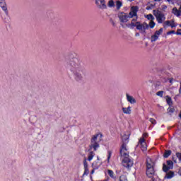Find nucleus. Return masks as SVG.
<instances>
[{
  "instance_id": "nucleus-26",
  "label": "nucleus",
  "mask_w": 181,
  "mask_h": 181,
  "mask_svg": "<svg viewBox=\"0 0 181 181\" xmlns=\"http://www.w3.org/2000/svg\"><path fill=\"white\" fill-rule=\"evenodd\" d=\"M167 166H169L171 169H173V161L167 160Z\"/></svg>"
},
{
  "instance_id": "nucleus-37",
  "label": "nucleus",
  "mask_w": 181,
  "mask_h": 181,
  "mask_svg": "<svg viewBox=\"0 0 181 181\" xmlns=\"http://www.w3.org/2000/svg\"><path fill=\"white\" fill-rule=\"evenodd\" d=\"M167 35L168 36H169V35H176V33L175 32V30H170L167 32Z\"/></svg>"
},
{
  "instance_id": "nucleus-9",
  "label": "nucleus",
  "mask_w": 181,
  "mask_h": 181,
  "mask_svg": "<svg viewBox=\"0 0 181 181\" xmlns=\"http://www.w3.org/2000/svg\"><path fill=\"white\" fill-rule=\"evenodd\" d=\"M0 7L5 12L6 15H8V7H6L5 0H0Z\"/></svg>"
},
{
  "instance_id": "nucleus-36",
  "label": "nucleus",
  "mask_w": 181,
  "mask_h": 181,
  "mask_svg": "<svg viewBox=\"0 0 181 181\" xmlns=\"http://www.w3.org/2000/svg\"><path fill=\"white\" fill-rule=\"evenodd\" d=\"M143 25H144V30H146V29H149V25L146 23H144Z\"/></svg>"
},
{
  "instance_id": "nucleus-43",
  "label": "nucleus",
  "mask_w": 181,
  "mask_h": 181,
  "mask_svg": "<svg viewBox=\"0 0 181 181\" xmlns=\"http://www.w3.org/2000/svg\"><path fill=\"white\" fill-rule=\"evenodd\" d=\"M94 172H95V170L94 169L92 170L91 172H90V175H93L94 173Z\"/></svg>"
},
{
  "instance_id": "nucleus-18",
  "label": "nucleus",
  "mask_w": 181,
  "mask_h": 181,
  "mask_svg": "<svg viewBox=\"0 0 181 181\" xmlns=\"http://www.w3.org/2000/svg\"><path fill=\"white\" fill-rule=\"evenodd\" d=\"M122 110L124 114H131V106H129L127 108L122 107Z\"/></svg>"
},
{
  "instance_id": "nucleus-5",
  "label": "nucleus",
  "mask_w": 181,
  "mask_h": 181,
  "mask_svg": "<svg viewBox=\"0 0 181 181\" xmlns=\"http://www.w3.org/2000/svg\"><path fill=\"white\" fill-rule=\"evenodd\" d=\"M153 12L154 16L156 18L158 23H163V21L166 19L165 14H163V13L159 10H154Z\"/></svg>"
},
{
  "instance_id": "nucleus-22",
  "label": "nucleus",
  "mask_w": 181,
  "mask_h": 181,
  "mask_svg": "<svg viewBox=\"0 0 181 181\" xmlns=\"http://www.w3.org/2000/svg\"><path fill=\"white\" fill-rule=\"evenodd\" d=\"M170 155H172V151L166 150L163 154L164 158H169Z\"/></svg>"
},
{
  "instance_id": "nucleus-28",
  "label": "nucleus",
  "mask_w": 181,
  "mask_h": 181,
  "mask_svg": "<svg viewBox=\"0 0 181 181\" xmlns=\"http://www.w3.org/2000/svg\"><path fill=\"white\" fill-rule=\"evenodd\" d=\"M107 163H110V159H111V156L112 155V151H107Z\"/></svg>"
},
{
  "instance_id": "nucleus-46",
  "label": "nucleus",
  "mask_w": 181,
  "mask_h": 181,
  "mask_svg": "<svg viewBox=\"0 0 181 181\" xmlns=\"http://www.w3.org/2000/svg\"><path fill=\"white\" fill-rule=\"evenodd\" d=\"M112 25L113 26H115V23L114 21H112Z\"/></svg>"
},
{
  "instance_id": "nucleus-39",
  "label": "nucleus",
  "mask_w": 181,
  "mask_h": 181,
  "mask_svg": "<svg viewBox=\"0 0 181 181\" xmlns=\"http://www.w3.org/2000/svg\"><path fill=\"white\" fill-rule=\"evenodd\" d=\"M176 35H181V29H177V30Z\"/></svg>"
},
{
  "instance_id": "nucleus-8",
  "label": "nucleus",
  "mask_w": 181,
  "mask_h": 181,
  "mask_svg": "<svg viewBox=\"0 0 181 181\" xmlns=\"http://www.w3.org/2000/svg\"><path fill=\"white\" fill-rule=\"evenodd\" d=\"M118 18L122 23H127V22H128V19H129V16H128L127 13L121 12L119 13Z\"/></svg>"
},
{
  "instance_id": "nucleus-38",
  "label": "nucleus",
  "mask_w": 181,
  "mask_h": 181,
  "mask_svg": "<svg viewBox=\"0 0 181 181\" xmlns=\"http://www.w3.org/2000/svg\"><path fill=\"white\" fill-rule=\"evenodd\" d=\"M83 166H84V168H88V165H87V160L86 159H85L83 160Z\"/></svg>"
},
{
  "instance_id": "nucleus-49",
  "label": "nucleus",
  "mask_w": 181,
  "mask_h": 181,
  "mask_svg": "<svg viewBox=\"0 0 181 181\" xmlns=\"http://www.w3.org/2000/svg\"><path fill=\"white\" fill-rule=\"evenodd\" d=\"M179 117H180V118L181 119V111H180V112Z\"/></svg>"
},
{
  "instance_id": "nucleus-44",
  "label": "nucleus",
  "mask_w": 181,
  "mask_h": 181,
  "mask_svg": "<svg viewBox=\"0 0 181 181\" xmlns=\"http://www.w3.org/2000/svg\"><path fill=\"white\" fill-rule=\"evenodd\" d=\"M161 0H154L155 2H160Z\"/></svg>"
},
{
  "instance_id": "nucleus-34",
  "label": "nucleus",
  "mask_w": 181,
  "mask_h": 181,
  "mask_svg": "<svg viewBox=\"0 0 181 181\" xmlns=\"http://www.w3.org/2000/svg\"><path fill=\"white\" fill-rule=\"evenodd\" d=\"M85 170H84V173H83V176L85 175H88L89 173H90V171L88 170V167H87V168H84Z\"/></svg>"
},
{
  "instance_id": "nucleus-50",
  "label": "nucleus",
  "mask_w": 181,
  "mask_h": 181,
  "mask_svg": "<svg viewBox=\"0 0 181 181\" xmlns=\"http://www.w3.org/2000/svg\"><path fill=\"white\" fill-rule=\"evenodd\" d=\"M168 1V2H170V1H172V0H167Z\"/></svg>"
},
{
  "instance_id": "nucleus-17",
  "label": "nucleus",
  "mask_w": 181,
  "mask_h": 181,
  "mask_svg": "<svg viewBox=\"0 0 181 181\" xmlns=\"http://www.w3.org/2000/svg\"><path fill=\"white\" fill-rule=\"evenodd\" d=\"M166 103L170 107L173 105V102L172 101V98H170V96H166Z\"/></svg>"
},
{
  "instance_id": "nucleus-31",
  "label": "nucleus",
  "mask_w": 181,
  "mask_h": 181,
  "mask_svg": "<svg viewBox=\"0 0 181 181\" xmlns=\"http://www.w3.org/2000/svg\"><path fill=\"white\" fill-rule=\"evenodd\" d=\"M108 5L110 8H112V6H115V4L114 3L113 0L109 1Z\"/></svg>"
},
{
  "instance_id": "nucleus-11",
  "label": "nucleus",
  "mask_w": 181,
  "mask_h": 181,
  "mask_svg": "<svg viewBox=\"0 0 181 181\" xmlns=\"http://www.w3.org/2000/svg\"><path fill=\"white\" fill-rule=\"evenodd\" d=\"M136 21H138V18H133L132 20V22L130 24H129L127 25L128 28H129L130 29H134V28H135L136 26Z\"/></svg>"
},
{
  "instance_id": "nucleus-1",
  "label": "nucleus",
  "mask_w": 181,
  "mask_h": 181,
  "mask_svg": "<svg viewBox=\"0 0 181 181\" xmlns=\"http://www.w3.org/2000/svg\"><path fill=\"white\" fill-rule=\"evenodd\" d=\"M68 69L74 73V76L76 81H80L86 74V70L81 66V62L78 59L74 57L73 54L69 55V59L67 62Z\"/></svg>"
},
{
  "instance_id": "nucleus-42",
  "label": "nucleus",
  "mask_w": 181,
  "mask_h": 181,
  "mask_svg": "<svg viewBox=\"0 0 181 181\" xmlns=\"http://www.w3.org/2000/svg\"><path fill=\"white\" fill-rule=\"evenodd\" d=\"M179 93L181 94V83H180V89H179Z\"/></svg>"
},
{
  "instance_id": "nucleus-10",
  "label": "nucleus",
  "mask_w": 181,
  "mask_h": 181,
  "mask_svg": "<svg viewBox=\"0 0 181 181\" xmlns=\"http://www.w3.org/2000/svg\"><path fill=\"white\" fill-rule=\"evenodd\" d=\"M98 2H100V5L99 8L100 9H107V5H105V0H95L96 5H98Z\"/></svg>"
},
{
  "instance_id": "nucleus-12",
  "label": "nucleus",
  "mask_w": 181,
  "mask_h": 181,
  "mask_svg": "<svg viewBox=\"0 0 181 181\" xmlns=\"http://www.w3.org/2000/svg\"><path fill=\"white\" fill-rule=\"evenodd\" d=\"M127 101L129 103H130V104H135L136 103V100H135V98H134V97L127 94Z\"/></svg>"
},
{
  "instance_id": "nucleus-51",
  "label": "nucleus",
  "mask_w": 181,
  "mask_h": 181,
  "mask_svg": "<svg viewBox=\"0 0 181 181\" xmlns=\"http://www.w3.org/2000/svg\"><path fill=\"white\" fill-rule=\"evenodd\" d=\"M180 26L181 27V24L180 25Z\"/></svg>"
},
{
  "instance_id": "nucleus-3",
  "label": "nucleus",
  "mask_w": 181,
  "mask_h": 181,
  "mask_svg": "<svg viewBox=\"0 0 181 181\" xmlns=\"http://www.w3.org/2000/svg\"><path fill=\"white\" fill-rule=\"evenodd\" d=\"M155 165L156 163L152 160V158L148 157L146 160V175L149 178L152 179L153 181L155 180L153 179V176H155Z\"/></svg>"
},
{
  "instance_id": "nucleus-4",
  "label": "nucleus",
  "mask_w": 181,
  "mask_h": 181,
  "mask_svg": "<svg viewBox=\"0 0 181 181\" xmlns=\"http://www.w3.org/2000/svg\"><path fill=\"white\" fill-rule=\"evenodd\" d=\"M103 138V134H97L92 136L90 139V148L93 149L94 151H97L100 148V143L101 142V139Z\"/></svg>"
},
{
  "instance_id": "nucleus-40",
  "label": "nucleus",
  "mask_w": 181,
  "mask_h": 181,
  "mask_svg": "<svg viewBox=\"0 0 181 181\" xmlns=\"http://www.w3.org/2000/svg\"><path fill=\"white\" fill-rule=\"evenodd\" d=\"M148 133H144L143 134V138H148Z\"/></svg>"
},
{
  "instance_id": "nucleus-16",
  "label": "nucleus",
  "mask_w": 181,
  "mask_h": 181,
  "mask_svg": "<svg viewBox=\"0 0 181 181\" xmlns=\"http://www.w3.org/2000/svg\"><path fill=\"white\" fill-rule=\"evenodd\" d=\"M107 175H109L111 179H117V177L114 174V171H112V170H107Z\"/></svg>"
},
{
  "instance_id": "nucleus-7",
  "label": "nucleus",
  "mask_w": 181,
  "mask_h": 181,
  "mask_svg": "<svg viewBox=\"0 0 181 181\" xmlns=\"http://www.w3.org/2000/svg\"><path fill=\"white\" fill-rule=\"evenodd\" d=\"M162 33H163V28H160L159 30H156L154 35L151 36V42L152 43H153V42H156V40L159 39V36H160Z\"/></svg>"
},
{
  "instance_id": "nucleus-25",
  "label": "nucleus",
  "mask_w": 181,
  "mask_h": 181,
  "mask_svg": "<svg viewBox=\"0 0 181 181\" xmlns=\"http://www.w3.org/2000/svg\"><path fill=\"white\" fill-rule=\"evenodd\" d=\"M116 6L117 10L121 9V6H122V2H121L120 1H116Z\"/></svg>"
},
{
  "instance_id": "nucleus-20",
  "label": "nucleus",
  "mask_w": 181,
  "mask_h": 181,
  "mask_svg": "<svg viewBox=\"0 0 181 181\" xmlns=\"http://www.w3.org/2000/svg\"><path fill=\"white\" fill-rule=\"evenodd\" d=\"M95 156V153H93V151H90L88 156V160L91 161L93 160V158Z\"/></svg>"
},
{
  "instance_id": "nucleus-45",
  "label": "nucleus",
  "mask_w": 181,
  "mask_h": 181,
  "mask_svg": "<svg viewBox=\"0 0 181 181\" xmlns=\"http://www.w3.org/2000/svg\"><path fill=\"white\" fill-rule=\"evenodd\" d=\"M129 2H134L135 0H127Z\"/></svg>"
},
{
  "instance_id": "nucleus-41",
  "label": "nucleus",
  "mask_w": 181,
  "mask_h": 181,
  "mask_svg": "<svg viewBox=\"0 0 181 181\" xmlns=\"http://www.w3.org/2000/svg\"><path fill=\"white\" fill-rule=\"evenodd\" d=\"M170 83H173V78H170Z\"/></svg>"
},
{
  "instance_id": "nucleus-19",
  "label": "nucleus",
  "mask_w": 181,
  "mask_h": 181,
  "mask_svg": "<svg viewBox=\"0 0 181 181\" xmlns=\"http://www.w3.org/2000/svg\"><path fill=\"white\" fill-rule=\"evenodd\" d=\"M173 176H175V173L173 171H170L169 173H168L166 174L165 177L167 179H172V177H173Z\"/></svg>"
},
{
  "instance_id": "nucleus-32",
  "label": "nucleus",
  "mask_w": 181,
  "mask_h": 181,
  "mask_svg": "<svg viewBox=\"0 0 181 181\" xmlns=\"http://www.w3.org/2000/svg\"><path fill=\"white\" fill-rule=\"evenodd\" d=\"M156 95H158V97H163V90H160L158 92L156 93Z\"/></svg>"
},
{
  "instance_id": "nucleus-30",
  "label": "nucleus",
  "mask_w": 181,
  "mask_h": 181,
  "mask_svg": "<svg viewBox=\"0 0 181 181\" xmlns=\"http://www.w3.org/2000/svg\"><path fill=\"white\" fill-rule=\"evenodd\" d=\"M146 18L148 21H153V19H155V18L153 17V16L152 14H148L146 16Z\"/></svg>"
},
{
  "instance_id": "nucleus-14",
  "label": "nucleus",
  "mask_w": 181,
  "mask_h": 181,
  "mask_svg": "<svg viewBox=\"0 0 181 181\" xmlns=\"http://www.w3.org/2000/svg\"><path fill=\"white\" fill-rule=\"evenodd\" d=\"M139 144H141V146H142V151H145V149H146V148H145V146H146V143L145 142V138H141L140 139H139Z\"/></svg>"
},
{
  "instance_id": "nucleus-35",
  "label": "nucleus",
  "mask_w": 181,
  "mask_h": 181,
  "mask_svg": "<svg viewBox=\"0 0 181 181\" xmlns=\"http://www.w3.org/2000/svg\"><path fill=\"white\" fill-rule=\"evenodd\" d=\"M149 121H150V122H151V124H153V125H156V120L155 119H153V118H150V119H149Z\"/></svg>"
},
{
  "instance_id": "nucleus-27",
  "label": "nucleus",
  "mask_w": 181,
  "mask_h": 181,
  "mask_svg": "<svg viewBox=\"0 0 181 181\" xmlns=\"http://www.w3.org/2000/svg\"><path fill=\"white\" fill-rule=\"evenodd\" d=\"M155 25H156L155 21H150L148 26L151 29H153L155 28Z\"/></svg>"
},
{
  "instance_id": "nucleus-21",
  "label": "nucleus",
  "mask_w": 181,
  "mask_h": 181,
  "mask_svg": "<svg viewBox=\"0 0 181 181\" xmlns=\"http://www.w3.org/2000/svg\"><path fill=\"white\" fill-rule=\"evenodd\" d=\"M170 169H172L170 167H169L168 165H166V164H163V172H169V170H170Z\"/></svg>"
},
{
  "instance_id": "nucleus-48",
  "label": "nucleus",
  "mask_w": 181,
  "mask_h": 181,
  "mask_svg": "<svg viewBox=\"0 0 181 181\" xmlns=\"http://www.w3.org/2000/svg\"><path fill=\"white\" fill-rule=\"evenodd\" d=\"M166 8H168V6H164L163 9H166Z\"/></svg>"
},
{
  "instance_id": "nucleus-47",
  "label": "nucleus",
  "mask_w": 181,
  "mask_h": 181,
  "mask_svg": "<svg viewBox=\"0 0 181 181\" xmlns=\"http://www.w3.org/2000/svg\"><path fill=\"white\" fill-rule=\"evenodd\" d=\"M136 36H139V33H136Z\"/></svg>"
},
{
  "instance_id": "nucleus-15",
  "label": "nucleus",
  "mask_w": 181,
  "mask_h": 181,
  "mask_svg": "<svg viewBox=\"0 0 181 181\" xmlns=\"http://www.w3.org/2000/svg\"><path fill=\"white\" fill-rule=\"evenodd\" d=\"M173 13L176 16H181L180 11L177 10V8L176 7L173 8Z\"/></svg>"
},
{
  "instance_id": "nucleus-2",
  "label": "nucleus",
  "mask_w": 181,
  "mask_h": 181,
  "mask_svg": "<svg viewBox=\"0 0 181 181\" xmlns=\"http://www.w3.org/2000/svg\"><path fill=\"white\" fill-rule=\"evenodd\" d=\"M120 156H123L124 159L122 160V165L127 169H129L134 166V160L129 158V152L127 149V144L123 143L120 148Z\"/></svg>"
},
{
  "instance_id": "nucleus-33",
  "label": "nucleus",
  "mask_w": 181,
  "mask_h": 181,
  "mask_svg": "<svg viewBox=\"0 0 181 181\" xmlns=\"http://www.w3.org/2000/svg\"><path fill=\"white\" fill-rule=\"evenodd\" d=\"M170 26V28H176L177 26V25H176V23H175V21H171Z\"/></svg>"
},
{
  "instance_id": "nucleus-29",
  "label": "nucleus",
  "mask_w": 181,
  "mask_h": 181,
  "mask_svg": "<svg viewBox=\"0 0 181 181\" xmlns=\"http://www.w3.org/2000/svg\"><path fill=\"white\" fill-rule=\"evenodd\" d=\"M119 181H128V179L126 175H122L119 177Z\"/></svg>"
},
{
  "instance_id": "nucleus-13",
  "label": "nucleus",
  "mask_w": 181,
  "mask_h": 181,
  "mask_svg": "<svg viewBox=\"0 0 181 181\" xmlns=\"http://www.w3.org/2000/svg\"><path fill=\"white\" fill-rule=\"evenodd\" d=\"M135 27H136V29H137V30H142V29L145 28V25L144 24H141V22L136 21Z\"/></svg>"
},
{
  "instance_id": "nucleus-23",
  "label": "nucleus",
  "mask_w": 181,
  "mask_h": 181,
  "mask_svg": "<svg viewBox=\"0 0 181 181\" xmlns=\"http://www.w3.org/2000/svg\"><path fill=\"white\" fill-rule=\"evenodd\" d=\"M173 112H175V109L173 107H168L167 109V113L168 114V115H172Z\"/></svg>"
},
{
  "instance_id": "nucleus-24",
  "label": "nucleus",
  "mask_w": 181,
  "mask_h": 181,
  "mask_svg": "<svg viewBox=\"0 0 181 181\" xmlns=\"http://www.w3.org/2000/svg\"><path fill=\"white\" fill-rule=\"evenodd\" d=\"M171 21H165L163 23V28H168V27L170 26Z\"/></svg>"
},
{
  "instance_id": "nucleus-6",
  "label": "nucleus",
  "mask_w": 181,
  "mask_h": 181,
  "mask_svg": "<svg viewBox=\"0 0 181 181\" xmlns=\"http://www.w3.org/2000/svg\"><path fill=\"white\" fill-rule=\"evenodd\" d=\"M138 11H139V7L137 6H132L130 12L129 13V19L134 18V16H136V19H138Z\"/></svg>"
}]
</instances>
